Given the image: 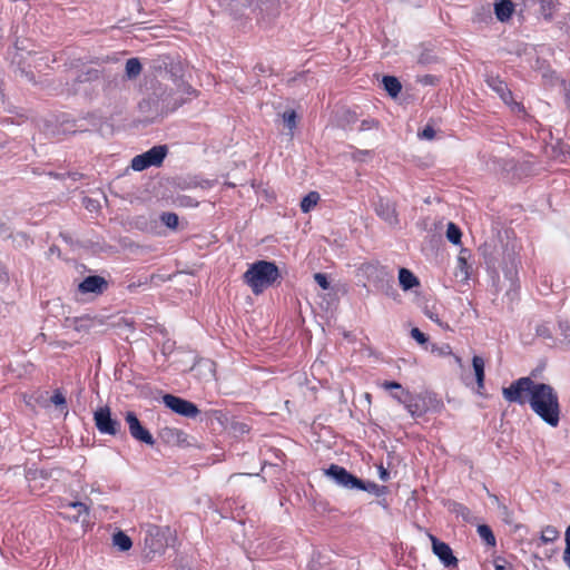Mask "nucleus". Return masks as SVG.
<instances>
[{"instance_id":"f257e3e1","label":"nucleus","mask_w":570,"mask_h":570,"mask_svg":"<svg viewBox=\"0 0 570 570\" xmlns=\"http://www.w3.org/2000/svg\"><path fill=\"white\" fill-rule=\"evenodd\" d=\"M505 401L524 405L529 403L531 410L550 426H558L560 422V403L557 391L549 384L535 383L529 376L520 377L508 387L502 389Z\"/></svg>"},{"instance_id":"f03ea898","label":"nucleus","mask_w":570,"mask_h":570,"mask_svg":"<svg viewBox=\"0 0 570 570\" xmlns=\"http://www.w3.org/2000/svg\"><path fill=\"white\" fill-rule=\"evenodd\" d=\"M281 278V273L274 262L257 261L243 275V281L255 295L262 294Z\"/></svg>"},{"instance_id":"7ed1b4c3","label":"nucleus","mask_w":570,"mask_h":570,"mask_svg":"<svg viewBox=\"0 0 570 570\" xmlns=\"http://www.w3.org/2000/svg\"><path fill=\"white\" fill-rule=\"evenodd\" d=\"M167 146H154L149 150L135 156L131 159V168L136 171H142L151 166H160L167 155Z\"/></svg>"},{"instance_id":"20e7f679","label":"nucleus","mask_w":570,"mask_h":570,"mask_svg":"<svg viewBox=\"0 0 570 570\" xmlns=\"http://www.w3.org/2000/svg\"><path fill=\"white\" fill-rule=\"evenodd\" d=\"M94 421L101 434L117 435L120 433L121 424L118 420L111 417V410L107 405L98 407L94 412Z\"/></svg>"},{"instance_id":"39448f33","label":"nucleus","mask_w":570,"mask_h":570,"mask_svg":"<svg viewBox=\"0 0 570 570\" xmlns=\"http://www.w3.org/2000/svg\"><path fill=\"white\" fill-rule=\"evenodd\" d=\"M325 474L336 481L337 484L350 488V489H360L367 490L365 483L351 474L345 468L340 466L337 464H331L326 470Z\"/></svg>"},{"instance_id":"423d86ee","label":"nucleus","mask_w":570,"mask_h":570,"mask_svg":"<svg viewBox=\"0 0 570 570\" xmlns=\"http://www.w3.org/2000/svg\"><path fill=\"white\" fill-rule=\"evenodd\" d=\"M164 404L177 414L186 417H196L199 414L198 407L187 400L166 394L163 396Z\"/></svg>"},{"instance_id":"0eeeda50","label":"nucleus","mask_w":570,"mask_h":570,"mask_svg":"<svg viewBox=\"0 0 570 570\" xmlns=\"http://www.w3.org/2000/svg\"><path fill=\"white\" fill-rule=\"evenodd\" d=\"M432 544L433 553L439 558L445 568H456L459 564L458 558L453 554L451 547L438 539L433 534H429Z\"/></svg>"},{"instance_id":"6e6552de","label":"nucleus","mask_w":570,"mask_h":570,"mask_svg":"<svg viewBox=\"0 0 570 570\" xmlns=\"http://www.w3.org/2000/svg\"><path fill=\"white\" fill-rule=\"evenodd\" d=\"M125 420L128 424L129 433L134 439H136L140 442H144L146 444H149V445H153L155 443L153 435L150 434V432L147 429H145L141 425L136 413H134L131 411L127 412L125 415Z\"/></svg>"},{"instance_id":"1a4fd4ad","label":"nucleus","mask_w":570,"mask_h":570,"mask_svg":"<svg viewBox=\"0 0 570 570\" xmlns=\"http://www.w3.org/2000/svg\"><path fill=\"white\" fill-rule=\"evenodd\" d=\"M145 544L153 552H159L164 550L167 546L165 529L156 524H148L146 529Z\"/></svg>"},{"instance_id":"9d476101","label":"nucleus","mask_w":570,"mask_h":570,"mask_svg":"<svg viewBox=\"0 0 570 570\" xmlns=\"http://www.w3.org/2000/svg\"><path fill=\"white\" fill-rule=\"evenodd\" d=\"M392 397L395 399L399 403L403 404L413 417H420L428 411L424 401L421 402L419 397H413L411 394L409 396L402 397L399 395V393H392Z\"/></svg>"},{"instance_id":"9b49d317","label":"nucleus","mask_w":570,"mask_h":570,"mask_svg":"<svg viewBox=\"0 0 570 570\" xmlns=\"http://www.w3.org/2000/svg\"><path fill=\"white\" fill-rule=\"evenodd\" d=\"M108 287L107 281L98 275L88 276L79 284V292L101 294Z\"/></svg>"},{"instance_id":"f8f14e48","label":"nucleus","mask_w":570,"mask_h":570,"mask_svg":"<svg viewBox=\"0 0 570 570\" xmlns=\"http://www.w3.org/2000/svg\"><path fill=\"white\" fill-rule=\"evenodd\" d=\"M487 83L490 88H492L500 98L507 104L510 105L513 102L512 91L509 89L508 85L501 80L499 77H489L487 79Z\"/></svg>"},{"instance_id":"ddd939ff","label":"nucleus","mask_w":570,"mask_h":570,"mask_svg":"<svg viewBox=\"0 0 570 570\" xmlns=\"http://www.w3.org/2000/svg\"><path fill=\"white\" fill-rule=\"evenodd\" d=\"M514 12V4L511 0H497L494 3V13L501 22L508 21Z\"/></svg>"},{"instance_id":"4468645a","label":"nucleus","mask_w":570,"mask_h":570,"mask_svg":"<svg viewBox=\"0 0 570 570\" xmlns=\"http://www.w3.org/2000/svg\"><path fill=\"white\" fill-rule=\"evenodd\" d=\"M67 507L69 508H72L76 510V514L70 517V515H65L63 513H61V515L65 518V519H68L72 522H87L88 521V517H89V507L80 501H73V502H69L67 504Z\"/></svg>"},{"instance_id":"2eb2a0df","label":"nucleus","mask_w":570,"mask_h":570,"mask_svg":"<svg viewBox=\"0 0 570 570\" xmlns=\"http://www.w3.org/2000/svg\"><path fill=\"white\" fill-rule=\"evenodd\" d=\"M472 366L475 374V380L478 384V392L482 394V391L484 390V360L481 356L474 355L472 358Z\"/></svg>"},{"instance_id":"dca6fc26","label":"nucleus","mask_w":570,"mask_h":570,"mask_svg":"<svg viewBox=\"0 0 570 570\" xmlns=\"http://www.w3.org/2000/svg\"><path fill=\"white\" fill-rule=\"evenodd\" d=\"M399 282L404 291L412 289L420 284L417 277L410 269L404 267L399 271Z\"/></svg>"},{"instance_id":"f3484780","label":"nucleus","mask_w":570,"mask_h":570,"mask_svg":"<svg viewBox=\"0 0 570 570\" xmlns=\"http://www.w3.org/2000/svg\"><path fill=\"white\" fill-rule=\"evenodd\" d=\"M382 83H383L386 92L392 98H396L402 90V85H401L400 80L394 76H384L382 79Z\"/></svg>"},{"instance_id":"a211bd4d","label":"nucleus","mask_w":570,"mask_h":570,"mask_svg":"<svg viewBox=\"0 0 570 570\" xmlns=\"http://www.w3.org/2000/svg\"><path fill=\"white\" fill-rule=\"evenodd\" d=\"M362 271L366 274L368 278L374 275L380 279H384L385 277L390 276L386 268L380 265L379 263L363 264Z\"/></svg>"},{"instance_id":"6ab92c4d","label":"nucleus","mask_w":570,"mask_h":570,"mask_svg":"<svg viewBox=\"0 0 570 570\" xmlns=\"http://www.w3.org/2000/svg\"><path fill=\"white\" fill-rule=\"evenodd\" d=\"M540 6V13L546 20H551L558 9V0H534Z\"/></svg>"},{"instance_id":"aec40b11","label":"nucleus","mask_w":570,"mask_h":570,"mask_svg":"<svg viewBox=\"0 0 570 570\" xmlns=\"http://www.w3.org/2000/svg\"><path fill=\"white\" fill-rule=\"evenodd\" d=\"M321 196L317 191H309L306 196L301 200V210L305 214L309 213L320 202Z\"/></svg>"},{"instance_id":"412c9836","label":"nucleus","mask_w":570,"mask_h":570,"mask_svg":"<svg viewBox=\"0 0 570 570\" xmlns=\"http://www.w3.org/2000/svg\"><path fill=\"white\" fill-rule=\"evenodd\" d=\"M112 542L120 551H128L132 546L131 539L122 531L114 534Z\"/></svg>"},{"instance_id":"4be33fe9","label":"nucleus","mask_w":570,"mask_h":570,"mask_svg":"<svg viewBox=\"0 0 570 570\" xmlns=\"http://www.w3.org/2000/svg\"><path fill=\"white\" fill-rule=\"evenodd\" d=\"M559 537L560 532L556 527L546 525L541 531L540 541L541 543L547 544L557 541Z\"/></svg>"},{"instance_id":"5701e85b","label":"nucleus","mask_w":570,"mask_h":570,"mask_svg":"<svg viewBox=\"0 0 570 570\" xmlns=\"http://www.w3.org/2000/svg\"><path fill=\"white\" fill-rule=\"evenodd\" d=\"M142 66L138 58H130L126 61V75L129 79H134L140 75Z\"/></svg>"},{"instance_id":"b1692460","label":"nucleus","mask_w":570,"mask_h":570,"mask_svg":"<svg viewBox=\"0 0 570 570\" xmlns=\"http://www.w3.org/2000/svg\"><path fill=\"white\" fill-rule=\"evenodd\" d=\"M451 511L456 515L461 517L463 521L471 522L473 520L472 511L464 504L454 502Z\"/></svg>"},{"instance_id":"393cba45","label":"nucleus","mask_w":570,"mask_h":570,"mask_svg":"<svg viewBox=\"0 0 570 570\" xmlns=\"http://www.w3.org/2000/svg\"><path fill=\"white\" fill-rule=\"evenodd\" d=\"M478 534L480 538L490 547H494L497 544L495 537L491 528L487 524H481L478 527Z\"/></svg>"},{"instance_id":"a878e982","label":"nucleus","mask_w":570,"mask_h":570,"mask_svg":"<svg viewBox=\"0 0 570 570\" xmlns=\"http://www.w3.org/2000/svg\"><path fill=\"white\" fill-rule=\"evenodd\" d=\"M446 237L454 245H459L461 243L462 232L454 223H449L446 228Z\"/></svg>"},{"instance_id":"bb28decb","label":"nucleus","mask_w":570,"mask_h":570,"mask_svg":"<svg viewBox=\"0 0 570 570\" xmlns=\"http://www.w3.org/2000/svg\"><path fill=\"white\" fill-rule=\"evenodd\" d=\"M160 220L170 229H176L179 224L178 215L171 212L163 213L160 215Z\"/></svg>"},{"instance_id":"cd10ccee","label":"nucleus","mask_w":570,"mask_h":570,"mask_svg":"<svg viewBox=\"0 0 570 570\" xmlns=\"http://www.w3.org/2000/svg\"><path fill=\"white\" fill-rule=\"evenodd\" d=\"M380 386L386 391H390V390H400L401 391V396L404 397V396H409L410 395V392L409 391H405L402 385L399 383V382H395V381H384L380 384Z\"/></svg>"},{"instance_id":"c85d7f7f","label":"nucleus","mask_w":570,"mask_h":570,"mask_svg":"<svg viewBox=\"0 0 570 570\" xmlns=\"http://www.w3.org/2000/svg\"><path fill=\"white\" fill-rule=\"evenodd\" d=\"M283 120L289 130H293L297 126V115L295 110H286L283 114Z\"/></svg>"},{"instance_id":"c756f323","label":"nucleus","mask_w":570,"mask_h":570,"mask_svg":"<svg viewBox=\"0 0 570 570\" xmlns=\"http://www.w3.org/2000/svg\"><path fill=\"white\" fill-rule=\"evenodd\" d=\"M376 213L379 216L383 217L386 220L395 218V210L393 208H390L387 204L385 206L383 204H380V206L376 208Z\"/></svg>"},{"instance_id":"7c9ffc66","label":"nucleus","mask_w":570,"mask_h":570,"mask_svg":"<svg viewBox=\"0 0 570 570\" xmlns=\"http://www.w3.org/2000/svg\"><path fill=\"white\" fill-rule=\"evenodd\" d=\"M431 352L439 356H450L452 355V347L449 344L435 345L431 346Z\"/></svg>"},{"instance_id":"2f4dec72","label":"nucleus","mask_w":570,"mask_h":570,"mask_svg":"<svg viewBox=\"0 0 570 570\" xmlns=\"http://www.w3.org/2000/svg\"><path fill=\"white\" fill-rule=\"evenodd\" d=\"M51 403H53L56 406H62L66 409L67 406V400L63 393L60 390H56L50 399Z\"/></svg>"},{"instance_id":"473e14b6","label":"nucleus","mask_w":570,"mask_h":570,"mask_svg":"<svg viewBox=\"0 0 570 570\" xmlns=\"http://www.w3.org/2000/svg\"><path fill=\"white\" fill-rule=\"evenodd\" d=\"M411 337L415 340L419 344L423 345L428 342V336L420 331L417 327H413L411 330Z\"/></svg>"},{"instance_id":"72a5a7b5","label":"nucleus","mask_w":570,"mask_h":570,"mask_svg":"<svg viewBox=\"0 0 570 570\" xmlns=\"http://www.w3.org/2000/svg\"><path fill=\"white\" fill-rule=\"evenodd\" d=\"M314 279L320 285L321 288H323V289H328L330 288V282H328L327 276L325 274L316 273L314 275Z\"/></svg>"},{"instance_id":"f704fd0d","label":"nucleus","mask_w":570,"mask_h":570,"mask_svg":"<svg viewBox=\"0 0 570 570\" xmlns=\"http://www.w3.org/2000/svg\"><path fill=\"white\" fill-rule=\"evenodd\" d=\"M561 335L563 341L570 344V324L564 322L560 323Z\"/></svg>"},{"instance_id":"c9c22d12","label":"nucleus","mask_w":570,"mask_h":570,"mask_svg":"<svg viewBox=\"0 0 570 570\" xmlns=\"http://www.w3.org/2000/svg\"><path fill=\"white\" fill-rule=\"evenodd\" d=\"M425 139H433L435 137V130L431 126H426L420 135Z\"/></svg>"},{"instance_id":"e433bc0d","label":"nucleus","mask_w":570,"mask_h":570,"mask_svg":"<svg viewBox=\"0 0 570 570\" xmlns=\"http://www.w3.org/2000/svg\"><path fill=\"white\" fill-rule=\"evenodd\" d=\"M424 314L430 318L432 320L433 322L438 323L439 325H441V321L438 316V314L433 313L431 309H429L428 307H425L424 309Z\"/></svg>"},{"instance_id":"4c0bfd02","label":"nucleus","mask_w":570,"mask_h":570,"mask_svg":"<svg viewBox=\"0 0 570 570\" xmlns=\"http://www.w3.org/2000/svg\"><path fill=\"white\" fill-rule=\"evenodd\" d=\"M379 122L376 120H363L362 121V125H361V129L364 130V129H368V128H372V127H377Z\"/></svg>"},{"instance_id":"58836bf2","label":"nucleus","mask_w":570,"mask_h":570,"mask_svg":"<svg viewBox=\"0 0 570 570\" xmlns=\"http://www.w3.org/2000/svg\"><path fill=\"white\" fill-rule=\"evenodd\" d=\"M365 487L367 488L366 491H374L376 494H381L383 492V490L385 489V487L380 488L375 483H370L368 485L365 484Z\"/></svg>"},{"instance_id":"ea45409f","label":"nucleus","mask_w":570,"mask_h":570,"mask_svg":"<svg viewBox=\"0 0 570 570\" xmlns=\"http://www.w3.org/2000/svg\"><path fill=\"white\" fill-rule=\"evenodd\" d=\"M463 252H464V250H462V252H461V254H463ZM458 261H459V264H460V266H461L462 268H463V267H465V266L468 265L466 259L464 258V256H463V255H460V256H459V258H458Z\"/></svg>"},{"instance_id":"a19ab883","label":"nucleus","mask_w":570,"mask_h":570,"mask_svg":"<svg viewBox=\"0 0 570 570\" xmlns=\"http://www.w3.org/2000/svg\"><path fill=\"white\" fill-rule=\"evenodd\" d=\"M494 569L495 570H510L509 567L504 563H499V562H495L494 564Z\"/></svg>"},{"instance_id":"79ce46f5","label":"nucleus","mask_w":570,"mask_h":570,"mask_svg":"<svg viewBox=\"0 0 570 570\" xmlns=\"http://www.w3.org/2000/svg\"><path fill=\"white\" fill-rule=\"evenodd\" d=\"M537 333L539 335H542V336H546V337H550V334L548 333V331L546 328H543V330L538 328Z\"/></svg>"},{"instance_id":"37998d69","label":"nucleus","mask_w":570,"mask_h":570,"mask_svg":"<svg viewBox=\"0 0 570 570\" xmlns=\"http://www.w3.org/2000/svg\"><path fill=\"white\" fill-rule=\"evenodd\" d=\"M387 475H389V473L385 470H382L381 478L383 480H386Z\"/></svg>"},{"instance_id":"c03bdc74","label":"nucleus","mask_w":570,"mask_h":570,"mask_svg":"<svg viewBox=\"0 0 570 570\" xmlns=\"http://www.w3.org/2000/svg\"><path fill=\"white\" fill-rule=\"evenodd\" d=\"M454 358H455V361H456L458 363H460V362H461V357H459V356L454 355Z\"/></svg>"}]
</instances>
